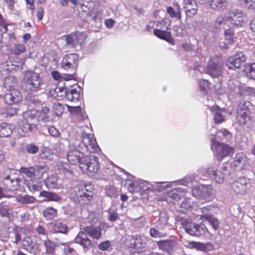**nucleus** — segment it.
Returning <instances> with one entry per match:
<instances>
[{"instance_id":"obj_1","label":"nucleus","mask_w":255,"mask_h":255,"mask_svg":"<svg viewBox=\"0 0 255 255\" xmlns=\"http://www.w3.org/2000/svg\"><path fill=\"white\" fill-rule=\"evenodd\" d=\"M68 161L73 165L78 163L80 169L84 173L93 176L99 168V163L95 156H88L81 152L79 146L70 145L67 153Z\"/></svg>"},{"instance_id":"obj_2","label":"nucleus","mask_w":255,"mask_h":255,"mask_svg":"<svg viewBox=\"0 0 255 255\" xmlns=\"http://www.w3.org/2000/svg\"><path fill=\"white\" fill-rule=\"evenodd\" d=\"M23 81L25 90L29 94L41 89L42 80L37 73L32 71H25Z\"/></svg>"},{"instance_id":"obj_3","label":"nucleus","mask_w":255,"mask_h":255,"mask_svg":"<svg viewBox=\"0 0 255 255\" xmlns=\"http://www.w3.org/2000/svg\"><path fill=\"white\" fill-rule=\"evenodd\" d=\"M37 113L35 110H28L23 113L22 119L19 122V125L23 132L36 130L37 122Z\"/></svg>"},{"instance_id":"obj_4","label":"nucleus","mask_w":255,"mask_h":255,"mask_svg":"<svg viewBox=\"0 0 255 255\" xmlns=\"http://www.w3.org/2000/svg\"><path fill=\"white\" fill-rule=\"evenodd\" d=\"M80 90V87H78ZM58 99L66 98L69 101L74 102L78 101L80 97V91L71 86L70 88L57 87L55 89Z\"/></svg>"},{"instance_id":"obj_5","label":"nucleus","mask_w":255,"mask_h":255,"mask_svg":"<svg viewBox=\"0 0 255 255\" xmlns=\"http://www.w3.org/2000/svg\"><path fill=\"white\" fill-rule=\"evenodd\" d=\"M184 228L186 233L192 236L199 237L204 235L208 231L203 224H197L187 219L183 221Z\"/></svg>"},{"instance_id":"obj_6","label":"nucleus","mask_w":255,"mask_h":255,"mask_svg":"<svg viewBox=\"0 0 255 255\" xmlns=\"http://www.w3.org/2000/svg\"><path fill=\"white\" fill-rule=\"evenodd\" d=\"M251 187L250 180L245 177H240L231 183L232 190L237 194L244 195Z\"/></svg>"},{"instance_id":"obj_7","label":"nucleus","mask_w":255,"mask_h":255,"mask_svg":"<svg viewBox=\"0 0 255 255\" xmlns=\"http://www.w3.org/2000/svg\"><path fill=\"white\" fill-rule=\"evenodd\" d=\"M211 149L216 152L218 160H222L224 157L230 155L233 152L232 147L213 139L212 140Z\"/></svg>"},{"instance_id":"obj_8","label":"nucleus","mask_w":255,"mask_h":255,"mask_svg":"<svg viewBox=\"0 0 255 255\" xmlns=\"http://www.w3.org/2000/svg\"><path fill=\"white\" fill-rule=\"evenodd\" d=\"M246 57L243 52L236 53L229 57L227 61V66L231 70L239 69L245 63Z\"/></svg>"},{"instance_id":"obj_9","label":"nucleus","mask_w":255,"mask_h":255,"mask_svg":"<svg viewBox=\"0 0 255 255\" xmlns=\"http://www.w3.org/2000/svg\"><path fill=\"white\" fill-rule=\"evenodd\" d=\"M79 62V58L77 54L71 53L65 55L62 61V67L66 70L71 72L75 71Z\"/></svg>"},{"instance_id":"obj_10","label":"nucleus","mask_w":255,"mask_h":255,"mask_svg":"<svg viewBox=\"0 0 255 255\" xmlns=\"http://www.w3.org/2000/svg\"><path fill=\"white\" fill-rule=\"evenodd\" d=\"M74 241L75 243L81 245L86 250H90L95 247V243L88 237L84 230H81L75 238Z\"/></svg>"},{"instance_id":"obj_11","label":"nucleus","mask_w":255,"mask_h":255,"mask_svg":"<svg viewBox=\"0 0 255 255\" xmlns=\"http://www.w3.org/2000/svg\"><path fill=\"white\" fill-rule=\"evenodd\" d=\"M213 190L212 188L207 185L195 188L192 190V195L196 198L206 200L212 195Z\"/></svg>"},{"instance_id":"obj_12","label":"nucleus","mask_w":255,"mask_h":255,"mask_svg":"<svg viewBox=\"0 0 255 255\" xmlns=\"http://www.w3.org/2000/svg\"><path fill=\"white\" fill-rule=\"evenodd\" d=\"M229 14V23L231 25L240 27L244 24L245 16L241 10L234 9L230 11Z\"/></svg>"},{"instance_id":"obj_13","label":"nucleus","mask_w":255,"mask_h":255,"mask_svg":"<svg viewBox=\"0 0 255 255\" xmlns=\"http://www.w3.org/2000/svg\"><path fill=\"white\" fill-rule=\"evenodd\" d=\"M83 143L88 150L91 152L97 151L99 149L96 139L92 134L83 133L82 135Z\"/></svg>"},{"instance_id":"obj_14","label":"nucleus","mask_w":255,"mask_h":255,"mask_svg":"<svg viewBox=\"0 0 255 255\" xmlns=\"http://www.w3.org/2000/svg\"><path fill=\"white\" fill-rule=\"evenodd\" d=\"M223 63L221 62L211 61L207 66V73L213 77H218L222 74Z\"/></svg>"},{"instance_id":"obj_15","label":"nucleus","mask_w":255,"mask_h":255,"mask_svg":"<svg viewBox=\"0 0 255 255\" xmlns=\"http://www.w3.org/2000/svg\"><path fill=\"white\" fill-rule=\"evenodd\" d=\"M21 99L20 93L17 90L7 91L3 95V100L7 105H12L19 102Z\"/></svg>"},{"instance_id":"obj_16","label":"nucleus","mask_w":255,"mask_h":255,"mask_svg":"<svg viewBox=\"0 0 255 255\" xmlns=\"http://www.w3.org/2000/svg\"><path fill=\"white\" fill-rule=\"evenodd\" d=\"M85 39V35L83 33L71 34L66 37V45L74 47L79 44H82Z\"/></svg>"},{"instance_id":"obj_17","label":"nucleus","mask_w":255,"mask_h":255,"mask_svg":"<svg viewBox=\"0 0 255 255\" xmlns=\"http://www.w3.org/2000/svg\"><path fill=\"white\" fill-rule=\"evenodd\" d=\"M188 247L189 248H195L197 250L204 252H208L214 250V246L213 244L208 242L207 243H202L194 241H190L188 243Z\"/></svg>"},{"instance_id":"obj_18","label":"nucleus","mask_w":255,"mask_h":255,"mask_svg":"<svg viewBox=\"0 0 255 255\" xmlns=\"http://www.w3.org/2000/svg\"><path fill=\"white\" fill-rule=\"evenodd\" d=\"M80 229L85 232L92 239L99 240L102 237V230L99 227L84 226L81 225Z\"/></svg>"},{"instance_id":"obj_19","label":"nucleus","mask_w":255,"mask_h":255,"mask_svg":"<svg viewBox=\"0 0 255 255\" xmlns=\"http://www.w3.org/2000/svg\"><path fill=\"white\" fill-rule=\"evenodd\" d=\"M234 163L237 170H241L248 164L249 159L244 153H238L235 156Z\"/></svg>"},{"instance_id":"obj_20","label":"nucleus","mask_w":255,"mask_h":255,"mask_svg":"<svg viewBox=\"0 0 255 255\" xmlns=\"http://www.w3.org/2000/svg\"><path fill=\"white\" fill-rule=\"evenodd\" d=\"M184 8L188 17H192L197 12L198 5L194 0H185Z\"/></svg>"},{"instance_id":"obj_21","label":"nucleus","mask_w":255,"mask_h":255,"mask_svg":"<svg viewBox=\"0 0 255 255\" xmlns=\"http://www.w3.org/2000/svg\"><path fill=\"white\" fill-rule=\"evenodd\" d=\"M224 29V35L226 37V40L229 41V43L234 42L236 38L235 36L236 32H238V28H239L236 25H232L230 24V26H223Z\"/></svg>"},{"instance_id":"obj_22","label":"nucleus","mask_w":255,"mask_h":255,"mask_svg":"<svg viewBox=\"0 0 255 255\" xmlns=\"http://www.w3.org/2000/svg\"><path fill=\"white\" fill-rule=\"evenodd\" d=\"M176 244V242L172 240H162L157 242L159 248L168 253L173 251Z\"/></svg>"},{"instance_id":"obj_23","label":"nucleus","mask_w":255,"mask_h":255,"mask_svg":"<svg viewBox=\"0 0 255 255\" xmlns=\"http://www.w3.org/2000/svg\"><path fill=\"white\" fill-rule=\"evenodd\" d=\"M206 172L208 177L214 180L216 182L221 183L223 182L224 175L223 174H220L219 176H217L218 173L216 167H209Z\"/></svg>"},{"instance_id":"obj_24","label":"nucleus","mask_w":255,"mask_h":255,"mask_svg":"<svg viewBox=\"0 0 255 255\" xmlns=\"http://www.w3.org/2000/svg\"><path fill=\"white\" fill-rule=\"evenodd\" d=\"M13 128V126L11 124L5 123L0 124V137H8L12 134Z\"/></svg>"},{"instance_id":"obj_25","label":"nucleus","mask_w":255,"mask_h":255,"mask_svg":"<svg viewBox=\"0 0 255 255\" xmlns=\"http://www.w3.org/2000/svg\"><path fill=\"white\" fill-rule=\"evenodd\" d=\"M39 196L44 197L43 201H55L57 202L60 200V197L53 192L41 191L39 193Z\"/></svg>"},{"instance_id":"obj_26","label":"nucleus","mask_w":255,"mask_h":255,"mask_svg":"<svg viewBox=\"0 0 255 255\" xmlns=\"http://www.w3.org/2000/svg\"><path fill=\"white\" fill-rule=\"evenodd\" d=\"M153 33L158 38L165 40L170 44H174V40L171 37L170 32L156 29L154 30Z\"/></svg>"},{"instance_id":"obj_27","label":"nucleus","mask_w":255,"mask_h":255,"mask_svg":"<svg viewBox=\"0 0 255 255\" xmlns=\"http://www.w3.org/2000/svg\"><path fill=\"white\" fill-rule=\"evenodd\" d=\"M52 230L55 233H61L65 234L67 232L68 227L67 225L60 222H55L52 224Z\"/></svg>"},{"instance_id":"obj_28","label":"nucleus","mask_w":255,"mask_h":255,"mask_svg":"<svg viewBox=\"0 0 255 255\" xmlns=\"http://www.w3.org/2000/svg\"><path fill=\"white\" fill-rule=\"evenodd\" d=\"M49 113V109L46 107H43L41 110L37 112L39 114L40 122H42L44 124L50 122L51 118L48 115Z\"/></svg>"},{"instance_id":"obj_29","label":"nucleus","mask_w":255,"mask_h":255,"mask_svg":"<svg viewBox=\"0 0 255 255\" xmlns=\"http://www.w3.org/2000/svg\"><path fill=\"white\" fill-rule=\"evenodd\" d=\"M226 3L227 0H211L210 6L215 10H223L225 8Z\"/></svg>"},{"instance_id":"obj_30","label":"nucleus","mask_w":255,"mask_h":255,"mask_svg":"<svg viewBox=\"0 0 255 255\" xmlns=\"http://www.w3.org/2000/svg\"><path fill=\"white\" fill-rule=\"evenodd\" d=\"M17 85V80L13 76H8L5 78L4 86L7 91L13 90Z\"/></svg>"},{"instance_id":"obj_31","label":"nucleus","mask_w":255,"mask_h":255,"mask_svg":"<svg viewBox=\"0 0 255 255\" xmlns=\"http://www.w3.org/2000/svg\"><path fill=\"white\" fill-rule=\"evenodd\" d=\"M244 71L248 78L255 80V63L247 64Z\"/></svg>"},{"instance_id":"obj_32","label":"nucleus","mask_w":255,"mask_h":255,"mask_svg":"<svg viewBox=\"0 0 255 255\" xmlns=\"http://www.w3.org/2000/svg\"><path fill=\"white\" fill-rule=\"evenodd\" d=\"M230 17L225 15H219L216 18L215 21V26L217 28H220L221 27L226 26L229 23Z\"/></svg>"},{"instance_id":"obj_33","label":"nucleus","mask_w":255,"mask_h":255,"mask_svg":"<svg viewBox=\"0 0 255 255\" xmlns=\"http://www.w3.org/2000/svg\"><path fill=\"white\" fill-rule=\"evenodd\" d=\"M16 200L22 204H28L34 203L36 199L33 196L25 195L17 196Z\"/></svg>"},{"instance_id":"obj_34","label":"nucleus","mask_w":255,"mask_h":255,"mask_svg":"<svg viewBox=\"0 0 255 255\" xmlns=\"http://www.w3.org/2000/svg\"><path fill=\"white\" fill-rule=\"evenodd\" d=\"M202 219H204L205 220L207 221L209 224L212 226V228L216 230L219 228V221L218 220L214 218V217L208 215V214H204L201 216Z\"/></svg>"},{"instance_id":"obj_35","label":"nucleus","mask_w":255,"mask_h":255,"mask_svg":"<svg viewBox=\"0 0 255 255\" xmlns=\"http://www.w3.org/2000/svg\"><path fill=\"white\" fill-rule=\"evenodd\" d=\"M57 214V210L52 207H48L43 212V216L47 220H52Z\"/></svg>"},{"instance_id":"obj_36","label":"nucleus","mask_w":255,"mask_h":255,"mask_svg":"<svg viewBox=\"0 0 255 255\" xmlns=\"http://www.w3.org/2000/svg\"><path fill=\"white\" fill-rule=\"evenodd\" d=\"M250 113H238L237 119L241 126L246 125L251 119Z\"/></svg>"},{"instance_id":"obj_37","label":"nucleus","mask_w":255,"mask_h":255,"mask_svg":"<svg viewBox=\"0 0 255 255\" xmlns=\"http://www.w3.org/2000/svg\"><path fill=\"white\" fill-rule=\"evenodd\" d=\"M149 233L150 236L153 238L165 237L167 236V233L164 232V229L161 228V231L154 228L150 229Z\"/></svg>"},{"instance_id":"obj_38","label":"nucleus","mask_w":255,"mask_h":255,"mask_svg":"<svg viewBox=\"0 0 255 255\" xmlns=\"http://www.w3.org/2000/svg\"><path fill=\"white\" fill-rule=\"evenodd\" d=\"M51 75L53 78L57 81L60 80L62 78H63L59 72L57 71H53L51 73ZM63 78L67 81L73 79L74 78V73H73L68 74L66 76V77H63Z\"/></svg>"},{"instance_id":"obj_39","label":"nucleus","mask_w":255,"mask_h":255,"mask_svg":"<svg viewBox=\"0 0 255 255\" xmlns=\"http://www.w3.org/2000/svg\"><path fill=\"white\" fill-rule=\"evenodd\" d=\"M10 208L7 205L3 203H0V215L2 217L8 218L9 217V211Z\"/></svg>"},{"instance_id":"obj_40","label":"nucleus","mask_w":255,"mask_h":255,"mask_svg":"<svg viewBox=\"0 0 255 255\" xmlns=\"http://www.w3.org/2000/svg\"><path fill=\"white\" fill-rule=\"evenodd\" d=\"M46 248V253L48 254H53L55 252V245L54 243L49 240H45L44 242Z\"/></svg>"},{"instance_id":"obj_41","label":"nucleus","mask_w":255,"mask_h":255,"mask_svg":"<svg viewBox=\"0 0 255 255\" xmlns=\"http://www.w3.org/2000/svg\"><path fill=\"white\" fill-rule=\"evenodd\" d=\"M167 12L171 18H176L178 19L181 18V14L180 10H175L172 7L168 6L167 7Z\"/></svg>"},{"instance_id":"obj_42","label":"nucleus","mask_w":255,"mask_h":255,"mask_svg":"<svg viewBox=\"0 0 255 255\" xmlns=\"http://www.w3.org/2000/svg\"><path fill=\"white\" fill-rule=\"evenodd\" d=\"M28 187L31 191H37L42 189V184L38 181H32L28 183Z\"/></svg>"},{"instance_id":"obj_43","label":"nucleus","mask_w":255,"mask_h":255,"mask_svg":"<svg viewBox=\"0 0 255 255\" xmlns=\"http://www.w3.org/2000/svg\"><path fill=\"white\" fill-rule=\"evenodd\" d=\"M18 181L17 179H11L8 180L7 182L4 183L5 189L7 190H13L17 186Z\"/></svg>"},{"instance_id":"obj_44","label":"nucleus","mask_w":255,"mask_h":255,"mask_svg":"<svg viewBox=\"0 0 255 255\" xmlns=\"http://www.w3.org/2000/svg\"><path fill=\"white\" fill-rule=\"evenodd\" d=\"M84 189L85 192V198H87L88 200H90L94 195L93 188L91 185H86L84 187H82Z\"/></svg>"},{"instance_id":"obj_45","label":"nucleus","mask_w":255,"mask_h":255,"mask_svg":"<svg viewBox=\"0 0 255 255\" xmlns=\"http://www.w3.org/2000/svg\"><path fill=\"white\" fill-rule=\"evenodd\" d=\"M247 102L244 101H241L237 108V113H250L248 109V106L247 105Z\"/></svg>"},{"instance_id":"obj_46","label":"nucleus","mask_w":255,"mask_h":255,"mask_svg":"<svg viewBox=\"0 0 255 255\" xmlns=\"http://www.w3.org/2000/svg\"><path fill=\"white\" fill-rule=\"evenodd\" d=\"M45 168L41 166L34 167V178L36 179L41 178L45 173Z\"/></svg>"},{"instance_id":"obj_47","label":"nucleus","mask_w":255,"mask_h":255,"mask_svg":"<svg viewBox=\"0 0 255 255\" xmlns=\"http://www.w3.org/2000/svg\"><path fill=\"white\" fill-rule=\"evenodd\" d=\"M20 172L24 173L29 177H34V167H30L29 168L21 167Z\"/></svg>"},{"instance_id":"obj_48","label":"nucleus","mask_w":255,"mask_h":255,"mask_svg":"<svg viewBox=\"0 0 255 255\" xmlns=\"http://www.w3.org/2000/svg\"><path fill=\"white\" fill-rule=\"evenodd\" d=\"M25 150L28 153L34 154L38 152L39 147L33 143H30L26 145Z\"/></svg>"},{"instance_id":"obj_49","label":"nucleus","mask_w":255,"mask_h":255,"mask_svg":"<svg viewBox=\"0 0 255 255\" xmlns=\"http://www.w3.org/2000/svg\"><path fill=\"white\" fill-rule=\"evenodd\" d=\"M130 241L131 243V247L134 248L141 247V240L139 236H136L135 237H133L130 239Z\"/></svg>"},{"instance_id":"obj_50","label":"nucleus","mask_w":255,"mask_h":255,"mask_svg":"<svg viewBox=\"0 0 255 255\" xmlns=\"http://www.w3.org/2000/svg\"><path fill=\"white\" fill-rule=\"evenodd\" d=\"M200 90L204 94H206L209 90V82L205 80H200L199 81Z\"/></svg>"},{"instance_id":"obj_51","label":"nucleus","mask_w":255,"mask_h":255,"mask_svg":"<svg viewBox=\"0 0 255 255\" xmlns=\"http://www.w3.org/2000/svg\"><path fill=\"white\" fill-rule=\"evenodd\" d=\"M228 134V131L226 130L225 129H224V130H217L215 134V138H212L211 140L212 139L217 140V139H219L221 140H223L224 137H225L227 134Z\"/></svg>"},{"instance_id":"obj_52","label":"nucleus","mask_w":255,"mask_h":255,"mask_svg":"<svg viewBox=\"0 0 255 255\" xmlns=\"http://www.w3.org/2000/svg\"><path fill=\"white\" fill-rule=\"evenodd\" d=\"M55 114L57 116H60L63 113L64 108L62 105L59 103H55L53 105Z\"/></svg>"},{"instance_id":"obj_53","label":"nucleus","mask_w":255,"mask_h":255,"mask_svg":"<svg viewBox=\"0 0 255 255\" xmlns=\"http://www.w3.org/2000/svg\"><path fill=\"white\" fill-rule=\"evenodd\" d=\"M75 192L77 198H81L83 199L85 198L84 189L82 186L76 187Z\"/></svg>"},{"instance_id":"obj_54","label":"nucleus","mask_w":255,"mask_h":255,"mask_svg":"<svg viewBox=\"0 0 255 255\" xmlns=\"http://www.w3.org/2000/svg\"><path fill=\"white\" fill-rule=\"evenodd\" d=\"M22 245L27 248L32 249L34 245L32 239L30 237H26L25 239L22 241Z\"/></svg>"},{"instance_id":"obj_55","label":"nucleus","mask_w":255,"mask_h":255,"mask_svg":"<svg viewBox=\"0 0 255 255\" xmlns=\"http://www.w3.org/2000/svg\"><path fill=\"white\" fill-rule=\"evenodd\" d=\"M26 50V47L25 45L23 44H17L15 45L14 53L15 55H19L21 53L25 52Z\"/></svg>"},{"instance_id":"obj_56","label":"nucleus","mask_w":255,"mask_h":255,"mask_svg":"<svg viewBox=\"0 0 255 255\" xmlns=\"http://www.w3.org/2000/svg\"><path fill=\"white\" fill-rule=\"evenodd\" d=\"M248 8L255 10V0H241Z\"/></svg>"},{"instance_id":"obj_57","label":"nucleus","mask_w":255,"mask_h":255,"mask_svg":"<svg viewBox=\"0 0 255 255\" xmlns=\"http://www.w3.org/2000/svg\"><path fill=\"white\" fill-rule=\"evenodd\" d=\"M49 134L53 137H58L60 135V132L54 126H51L48 128Z\"/></svg>"},{"instance_id":"obj_58","label":"nucleus","mask_w":255,"mask_h":255,"mask_svg":"<svg viewBox=\"0 0 255 255\" xmlns=\"http://www.w3.org/2000/svg\"><path fill=\"white\" fill-rule=\"evenodd\" d=\"M215 123L220 124L224 121V118L220 113L216 112L214 113V117Z\"/></svg>"},{"instance_id":"obj_59","label":"nucleus","mask_w":255,"mask_h":255,"mask_svg":"<svg viewBox=\"0 0 255 255\" xmlns=\"http://www.w3.org/2000/svg\"><path fill=\"white\" fill-rule=\"evenodd\" d=\"M111 245V243L109 241L103 242L99 245V249L102 251L106 250Z\"/></svg>"},{"instance_id":"obj_60","label":"nucleus","mask_w":255,"mask_h":255,"mask_svg":"<svg viewBox=\"0 0 255 255\" xmlns=\"http://www.w3.org/2000/svg\"><path fill=\"white\" fill-rule=\"evenodd\" d=\"M35 231L36 232L41 235H43L45 237H47V234L46 233L45 229L41 226V225H38L35 229Z\"/></svg>"},{"instance_id":"obj_61","label":"nucleus","mask_w":255,"mask_h":255,"mask_svg":"<svg viewBox=\"0 0 255 255\" xmlns=\"http://www.w3.org/2000/svg\"><path fill=\"white\" fill-rule=\"evenodd\" d=\"M48 149L45 148L42 150L41 153L39 154V156L42 159H47L50 156V153Z\"/></svg>"},{"instance_id":"obj_62","label":"nucleus","mask_w":255,"mask_h":255,"mask_svg":"<svg viewBox=\"0 0 255 255\" xmlns=\"http://www.w3.org/2000/svg\"><path fill=\"white\" fill-rule=\"evenodd\" d=\"M69 111L71 113H78L81 112V108L80 106L68 107Z\"/></svg>"},{"instance_id":"obj_63","label":"nucleus","mask_w":255,"mask_h":255,"mask_svg":"<svg viewBox=\"0 0 255 255\" xmlns=\"http://www.w3.org/2000/svg\"><path fill=\"white\" fill-rule=\"evenodd\" d=\"M159 222H162L164 225L167 224V218L164 213H160L159 217Z\"/></svg>"},{"instance_id":"obj_64","label":"nucleus","mask_w":255,"mask_h":255,"mask_svg":"<svg viewBox=\"0 0 255 255\" xmlns=\"http://www.w3.org/2000/svg\"><path fill=\"white\" fill-rule=\"evenodd\" d=\"M43 8L41 7H39L37 11V17L39 20H42L43 16Z\"/></svg>"}]
</instances>
